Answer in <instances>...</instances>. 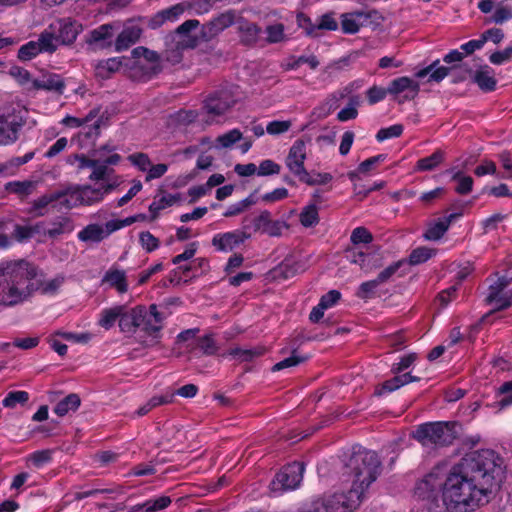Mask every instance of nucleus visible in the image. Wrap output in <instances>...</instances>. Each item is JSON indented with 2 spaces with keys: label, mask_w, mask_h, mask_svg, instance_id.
<instances>
[{
  "label": "nucleus",
  "mask_w": 512,
  "mask_h": 512,
  "mask_svg": "<svg viewBox=\"0 0 512 512\" xmlns=\"http://www.w3.org/2000/svg\"><path fill=\"white\" fill-rule=\"evenodd\" d=\"M56 50L57 45L53 44L51 35L42 31L37 41H29L19 48L17 57L21 61H29L40 53L53 54Z\"/></svg>",
  "instance_id": "nucleus-10"
},
{
  "label": "nucleus",
  "mask_w": 512,
  "mask_h": 512,
  "mask_svg": "<svg viewBox=\"0 0 512 512\" xmlns=\"http://www.w3.org/2000/svg\"><path fill=\"white\" fill-rule=\"evenodd\" d=\"M447 231V221L438 220L427 228L424 233V238L429 241H437L441 239Z\"/></svg>",
  "instance_id": "nucleus-48"
},
{
  "label": "nucleus",
  "mask_w": 512,
  "mask_h": 512,
  "mask_svg": "<svg viewBox=\"0 0 512 512\" xmlns=\"http://www.w3.org/2000/svg\"><path fill=\"white\" fill-rule=\"evenodd\" d=\"M63 194L52 192L50 194H44L41 197L35 199L32 203L31 212L35 213L37 216H44L45 212L43 211L48 205L57 202L61 199Z\"/></svg>",
  "instance_id": "nucleus-40"
},
{
  "label": "nucleus",
  "mask_w": 512,
  "mask_h": 512,
  "mask_svg": "<svg viewBox=\"0 0 512 512\" xmlns=\"http://www.w3.org/2000/svg\"><path fill=\"white\" fill-rule=\"evenodd\" d=\"M284 227H286V223L280 220H272L271 213L268 210L261 211L258 216H246L243 219L244 230L252 229L253 232H261L270 237L281 236Z\"/></svg>",
  "instance_id": "nucleus-8"
},
{
  "label": "nucleus",
  "mask_w": 512,
  "mask_h": 512,
  "mask_svg": "<svg viewBox=\"0 0 512 512\" xmlns=\"http://www.w3.org/2000/svg\"><path fill=\"white\" fill-rule=\"evenodd\" d=\"M38 267L24 259L0 262V307L12 308L27 302L36 291L33 280Z\"/></svg>",
  "instance_id": "nucleus-2"
},
{
  "label": "nucleus",
  "mask_w": 512,
  "mask_h": 512,
  "mask_svg": "<svg viewBox=\"0 0 512 512\" xmlns=\"http://www.w3.org/2000/svg\"><path fill=\"white\" fill-rule=\"evenodd\" d=\"M80 405V396L76 393H70L57 402L53 408V412L59 417H64L70 412L77 411Z\"/></svg>",
  "instance_id": "nucleus-30"
},
{
  "label": "nucleus",
  "mask_w": 512,
  "mask_h": 512,
  "mask_svg": "<svg viewBox=\"0 0 512 512\" xmlns=\"http://www.w3.org/2000/svg\"><path fill=\"white\" fill-rule=\"evenodd\" d=\"M83 25L71 17L58 18L43 31L51 35L54 45L71 46L82 32Z\"/></svg>",
  "instance_id": "nucleus-5"
},
{
  "label": "nucleus",
  "mask_w": 512,
  "mask_h": 512,
  "mask_svg": "<svg viewBox=\"0 0 512 512\" xmlns=\"http://www.w3.org/2000/svg\"><path fill=\"white\" fill-rule=\"evenodd\" d=\"M404 127L402 124H394L386 128H381L376 133V140L378 142H383L385 140L391 139V138H397L400 137L403 133Z\"/></svg>",
  "instance_id": "nucleus-51"
},
{
  "label": "nucleus",
  "mask_w": 512,
  "mask_h": 512,
  "mask_svg": "<svg viewBox=\"0 0 512 512\" xmlns=\"http://www.w3.org/2000/svg\"><path fill=\"white\" fill-rule=\"evenodd\" d=\"M434 255V251L427 247H418L409 255V263L411 265H419L428 261Z\"/></svg>",
  "instance_id": "nucleus-53"
},
{
  "label": "nucleus",
  "mask_w": 512,
  "mask_h": 512,
  "mask_svg": "<svg viewBox=\"0 0 512 512\" xmlns=\"http://www.w3.org/2000/svg\"><path fill=\"white\" fill-rule=\"evenodd\" d=\"M379 285H381V283L377 281V278L362 282L358 287L356 296L362 300L371 299Z\"/></svg>",
  "instance_id": "nucleus-50"
},
{
  "label": "nucleus",
  "mask_w": 512,
  "mask_h": 512,
  "mask_svg": "<svg viewBox=\"0 0 512 512\" xmlns=\"http://www.w3.org/2000/svg\"><path fill=\"white\" fill-rule=\"evenodd\" d=\"M99 114V108H94L89 111V113L84 118H78L74 116L67 115L61 120V124L70 127V128H79L82 125L92 121Z\"/></svg>",
  "instance_id": "nucleus-45"
},
{
  "label": "nucleus",
  "mask_w": 512,
  "mask_h": 512,
  "mask_svg": "<svg viewBox=\"0 0 512 512\" xmlns=\"http://www.w3.org/2000/svg\"><path fill=\"white\" fill-rule=\"evenodd\" d=\"M77 238L84 243H100L105 239L103 226L97 223L88 224L77 233Z\"/></svg>",
  "instance_id": "nucleus-32"
},
{
  "label": "nucleus",
  "mask_w": 512,
  "mask_h": 512,
  "mask_svg": "<svg viewBox=\"0 0 512 512\" xmlns=\"http://www.w3.org/2000/svg\"><path fill=\"white\" fill-rule=\"evenodd\" d=\"M200 26L196 19H189L183 22L174 32L173 39L178 49L195 48L198 45V36L192 31Z\"/></svg>",
  "instance_id": "nucleus-18"
},
{
  "label": "nucleus",
  "mask_w": 512,
  "mask_h": 512,
  "mask_svg": "<svg viewBox=\"0 0 512 512\" xmlns=\"http://www.w3.org/2000/svg\"><path fill=\"white\" fill-rule=\"evenodd\" d=\"M491 304H495L491 313L500 312L512 306V290L499 294Z\"/></svg>",
  "instance_id": "nucleus-63"
},
{
  "label": "nucleus",
  "mask_w": 512,
  "mask_h": 512,
  "mask_svg": "<svg viewBox=\"0 0 512 512\" xmlns=\"http://www.w3.org/2000/svg\"><path fill=\"white\" fill-rule=\"evenodd\" d=\"M29 400V393L22 390L10 391L2 401L6 408H14L17 404L24 405Z\"/></svg>",
  "instance_id": "nucleus-46"
},
{
  "label": "nucleus",
  "mask_w": 512,
  "mask_h": 512,
  "mask_svg": "<svg viewBox=\"0 0 512 512\" xmlns=\"http://www.w3.org/2000/svg\"><path fill=\"white\" fill-rule=\"evenodd\" d=\"M309 359V356H302V355H299L297 354V351L296 350H293L292 351V354L279 361L278 363H276L273 368H272V371H280V370H283L285 368H290V367H294V366H297L301 363H304L305 361H307Z\"/></svg>",
  "instance_id": "nucleus-47"
},
{
  "label": "nucleus",
  "mask_w": 512,
  "mask_h": 512,
  "mask_svg": "<svg viewBox=\"0 0 512 512\" xmlns=\"http://www.w3.org/2000/svg\"><path fill=\"white\" fill-rule=\"evenodd\" d=\"M307 158L306 143L302 139L294 141L285 158V165L290 173L301 181L307 172L305 168V160Z\"/></svg>",
  "instance_id": "nucleus-12"
},
{
  "label": "nucleus",
  "mask_w": 512,
  "mask_h": 512,
  "mask_svg": "<svg viewBox=\"0 0 512 512\" xmlns=\"http://www.w3.org/2000/svg\"><path fill=\"white\" fill-rule=\"evenodd\" d=\"M196 348L199 349L203 355L213 356L218 352V346L211 334H206L197 339Z\"/></svg>",
  "instance_id": "nucleus-44"
},
{
  "label": "nucleus",
  "mask_w": 512,
  "mask_h": 512,
  "mask_svg": "<svg viewBox=\"0 0 512 512\" xmlns=\"http://www.w3.org/2000/svg\"><path fill=\"white\" fill-rule=\"evenodd\" d=\"M145 315V306L137 305L133 308H127L123 305V311L119 316V329L124 334L132 335L140 328L139 321H143Z\"/></svg>",
  "instance_id": "nucleus-16"
},
{
  "label": "nucleus",
  "mask_w": 512,
  "mask_h": 512,
  "mask_svg": "<svg viewBox=\"0 0 512 512\" xmlns=\"http://www.w3.org/2000/svg\"><path fill=\"white\" fill-rule=\"evenodd\" d=\"M333 180V175L328 172H317L313 171L312 173L306 172L305 176L301 178V183H304L308 186H316V185H326Z\"/></svg>",
  "instance_id": "nucleus-42"
},
{
  "label": "nucleus",
  "mask_w": 512,
  "mask_h": 512,
  "mask_svg": "<svg viewBox=\"0 0 512 512\" xmlns=\"http://www.w3.org/2000/svg\"><path fill=\"white\" fill-rule=\"evenodd\" d=\"M386 158H387L386 154H378V155L369 157L366 160L362 161L358 165V172H360L361 174H366V173L374 170L375 167L378 164L384 162L386 160Z\"/></svg>",
  "instance_id": "nucleus-61"
},
{
  "label": "nucleus",
  "mask_w": 512,
  "mask_h": 512,
  "mask_svg": "<svg viewBox=\"0 0 512 512\" xmlns=\"http://www.w3.org/2000/svg\"><path fill=\"white\" fill-rule=\"evenodd\" d=\"M24 122L14 114L0 115V145L13 144Z\"/></svg>",
  "instance_id": "nucleus-19"
},
{
  "label": "nucleus",
  "mask_w": 512,
  "mask_h": 512,
  "mask_svg": "<svg viewBox=\"0 0 512 512\" xmlns=\"http://www.w3.org/2000/svg\"><path fill=\"white\" fill-rule=\"evenodd\" d=\"M198 247L199 243L197 241L189 243L181 254H178L172 258V264L179 265L182 262L191 260L195 256Z\"/></svg>",
  "instance_id": "nucleus-62"
},
{
  "label": "nucleus",
  "mask_w": 512,
  "mask_h": 512,
  "mask_svg": "<svg viewBox=\"0 0 512 512\" xmlns=\"http://www.w3.org/2000/svg\"><path fill=\"white\" fill-rule=\"evenodd\" d=\"M299 221L303 227L310 228L316 226L319 221V209L315 203L306 205L300 215Z\"/></svg>",
  "instance_id": "nucleus-39"
},
{
  "label": "nucleus",
  "mask_w": 512,
  "mask_h": 512,
  "mask_svg": "<svg viewBox=\"0 0 512 512\" xmlns=\"http://www.w3.org/2000/svg\"><path fill=\"white\" fill-rule=\"evenodd\" d=\"M445 159V153L441 149L435 150L431 155L417 160L414 170L417 172L432 171Z\"/></svg>",
  "instance_id": "nucleus-33"
},
{
  "label": "nucleus",
  "mask_w": 512,
  "mask_h": 512,
  "mask_svg": "<svg viewBox=\"0 0 512 512\" xmlns=\"http://www.w3.org/2000/svg\"><path fill=\"white\" fill-rule=\"evenodd\" d=\"M242 133L239 129H232L217 138V143L223 148H229L236 142L240 141Z\"/></svg>",
  "instance_id": "nucleus-59"
},
{
  "label": "nucleus",
  "mask_w": 512,
  "mask_h": 512,
  "mask_svg": "<svg viewBox=\"0 0 512 512\" xmlns=\"http://www.w3.org/2000/svg\"><path fill=\"white\" fill-rule=\"evenodd\" d=\"M103 284H108L111 288L117 290L118 293L123 294L128 291L127 277L124 270L116 266L110 267L102 278Z\"/></svg>",
  "instance_id": "nucleus-25"
},
{
  "label": "nucleus",
  "mask_w": 512,
  "mask_h": 512,
  "mask_svg": "<svg viewBox=\"0 0 512 512\" xmlns=\"http://www.w3.org/2000/svg\"><path fill=\"white\" fill-rule=\"evenodd\" d=\"M235 100L231 93L225 90L211 93L204 101V108L208 114L220 116L225 114L233 105Z\"/></svg>",
  "instance_id": "nucleus-17"
},
{
  "label": "nucleus",
  "mask_w": 512,
  "mask_h": 512,
  "mask_svg": "<svg viewBox=\"0 0 512 512\" xmlns=\"http://www.w3.org/2000/svg\"><path fill=\"white\" fill-rule=\"evenodd\" d=\"M33 282L37 286H39L38 290H41L42 294H45V295L55 294L57 292V290L60 288V286L63 284L64 277L58 276V277H55L47 282L41 281V280H37V281L33 280Z\"/></svg>",
  "instance_id": "nucleus-52"
},
{
  "label": "nucleus",
  "mask_w": 512,
  "mask_h": 512,
  "mask_svg": "<svg viewBox=\"0 0 512 512\" xmlns=\"http://www.w3.org/2000/svg\"><path fill=\"white\" fill-rule=\"evenodd\" d=\"M258 176L277 175L281 171V166L271 159L262 160L257 167Z\"/></svg>",
  "instance_id": "nucleus-60"
},
{
  "label": "nucleus",
  "mask_w": 512,
  "mask_h": 512,
  "mask_svg": "<svg viewBox=\"0 0 512 512\" xmlns=\"http://www.w3.org/2000/svg\"><path fill=\"white\" fill-rule=\"evenodd\" d=\"M370 15L363 11L344 13L341 15V29L344 34L353 35L359 32L361 24L359 19L369 18Z\"/></svg>",
  "instance_id": "nucleus-28"
},
{
  "label": "nucleus",
  "mask_w": 512,
  "mask_h": 512,
  "mask_svg": "<svg viewBox=\"0 0 512 512\" xmlns=\"http://www.w3.org/2000/svg\"><path fill=\"white\" fill-rule=\"evenodd\" d=\"M267 352L264 346H256L249 349H243L240 347L231 348L228 351L230 356H233L241 362H252L256 358L263 356Z\"/></svg>",
  "instance_id": "nucleus-36"
},
{
  "label": "nucleus",
  "mask_w": 512,
  "mask_h": 512,
  "mask_svg": "<svg viewBox=\"0 0 512 512\" xmlns=\"http://www.w3.org/2000/svg\"><path fill=\"white\" fill-rule=\"evenodd\" d=\"M119 29V22L101 24L86 34L85 43L93 51L112 48L115 51V36Z\"/></svg>",
  "instance_id": "nucleus-6"
},
{
  "label": "nucleus",
  "mask_w": 512,
  "mask_h": 512,
  "mask_svg": "<svg viewBox=\"0 0 512 512\" xmlns=\"http://www.w3.org/2000/svg\"><path fill=\"white\" fill-rule=\"evenodd\" d=\"M472 82L475 83L484 93L493 92L497 88L495 71L487 64L479 66V68L473 74Z\"/></svg>",
  "instance_id": "nucleus-23"
},
{
  "label": "nucleus",
  "mask_w": 512,
  "mask_h": 512,
  "mask_svg": "<svg viewBox=\"0 0 512 512\" xmlns=\"http://www.w3.org/2000/svg\"><path fill=\"white\" fill-rule=\"evenodd\" d=\"M440 489L443 490V482L435 471H431L416 483L414 496L419 500L433 503L437 500Z\"/></svg>",
  "instance_id": "nucleus-13"
},
{
  "label": "nucleus",
  "mask_w": 512,
  "mask_h": 512,
  "mask_svg": "<svg viewBox=\"0 0 512 512\" xmlns=\"http://www.w3.org/2000/svg\"><path fill=\"white\" fill-rule=\"evenodd\" d=\"M179 200V194H163L159 198L155 196L154 201L149 205L150 219L156 220L160 211L174 205Z\"/></svg>",
  "instance_id": "nucleus-31"
},
{
  "label": "nucleus",
  "mask_w": 512,
  "mask_h": 512,
  "mask_svg": "<svg viewBox=\"0 0 512 512\" xmlns=\"http://www.w3.org/2000/svg\"><path fill=\"white\" fill-rule=\"evenodd\" d=\"M389 94L398 95L402 92L409 91L411 94H405V100H412L419 92V84L408 76L393 79L388 86Z\"/></svg>",
  "instance_id": "nucleus-24"
},
{
  "label": "nucleus",
  "mask_w": 512,
  "mask_h": 512,
  "mask_svg": "<svg viewBox=\"0 0 512 512\" xmlns=\"http://www.w3.org/2000/svg\"><path fill=\"white\" fill-rule=\"evenodd\" d=\"M237 23L240 44L249 48L255 47L261 37V27L243 17H239Z\"/></svg>",
  "instance_id": "nucleus-20"
},
{
  "label": "nucleus",
  "mask_w": 512,
  "mask_h": 512,
  "mask_svg": "<svg viewBox=\"0 0 512 512\" xmlns=\"http://www.w3.org/2000/svg\"><path fill=\"white\" fill-rule=\"evenodd\" d=\"M499 394H506L502 397L498 404L501 409L512 405V380L504 382L498 389Z\"/></svg>",
  "instance_id": "nucleus-64"
},
{
  "label": "nucleus",
  "mask_w": 512,
  "mask_h": 512,
  "mask_svg": "<svg viewBox=\"0 0 512 512\" xmlns=\"http://www.w3.org/2000/svg\"><path fill=\"white\" fill-rule=\"evenodd\" d=\"M56 193L63 194L61 196V199L57 201V202H59L60 207H63L67 210H71L73 208L80 206V203H78L79 200H78L74 185H71L62 190H58V191H56Z\"/></svg>",
  "instance_id": "nucleus-41"
},
{
  "label": "nucleus",
  "mask_w": 512,
  "mask_h": 512,
  "mask_svg": "<svg viewBox=\"0 0 512 512\" xmlns=\"http://www.w3.org/2000/svg\"><path fill=\"white\" fill-rule=\"evenodd\" d=\"M246 230H233L224 233H217L212 238V245L217 251L229 252L240 246L244 241L250 238Z\"/></svg>",
  "instance_id": "nucleus-15"
},
{
  "label": "nucleus",
  "mask_w": 512,
  "mask_h": 512,
  "mask_svg": "<svg viewBox=\"0 0 512 512\" xmlns=\"http://www.w3.org/2000/svg\"><path fill=\"white\" fill-rule=\"evenodd\" d=\"M458 428L456 421L426 422L417 426L413 438L423 446L446 447L458 437Z\"/></svg>",
  "instance_id": "nucleus-4"
},
{
  "label": "nucleus",
  "mask_w": 512,
  "mask_h": 512,
  "mask_svg": "<svg viewBox=\"0 0 512 512\" xmlns=\"http://www.w3.org/2000/svg\"><path fill=\"white\" fill-rule=\"evenodd\" d=\"M142 29L136 24H127L120 28L115 36V52H123L133 46L141 37Z\"/></svg>",
  "instance_id": "nucleus-21"
},
{
  "label": "nucleus",
  "mask_w": 512,
  "mask_h": 512,
  "mask_svg": "<svg viewBox=\"0 0 512 512\" xmlns=\"http://www.w3.org/2000/svg\"><path fill=\"white\" fill-rule=\"evenodd\" d=\"M346 467L353 476L351 487L361 489L363 493L376 481L382 472V463L378 454L361 445L353 446Z\"/></svg>",
  "instance_id": "nucleus-3"
},
{
  "label": "nucleus",
  "mask_w": 512,
  "mask_h": 512,
  "mask_svg": "<svg viewBox=\"0 0 512 512\" xmlns=\"http://www.w3.org/2000/svg\"><path fill=\"white\" fill-rule=\"evenodd\" d=\"M237 18L238 13L234 9H229L218 14L208 23L202 25L200 30L201 38L205 41L213 39L226 28L232 26L236 22Z\"/></svg>",
  "instance_id": "nucleus-11"
},
{
  "label": "nucleus",
  "mask_w": 512,
  "mask_h": 512,
  "mask_svg": "<svg viewBox=\"0 0 512 512\" xmlns=\"http://www.w3.org/2000/svg\"><path fill=\"white\" fill-rule=\"evenodd\" d=\"M51 227L45 231V234L56 239L63 234H69L74 230L73 220L69 216L60 215L50 221Z\"/></svg>",
  "instance_id": "nucleus-26"
},
{
  "label": "nucleus",
  "mask_w": 512,
  "mask_h": 512,
  "mask_svg": "<svg viewBox=\"0 0 512 512\" xmlns=\"http://www.w3.org/2000/svg\"><path fill=\"white\" fill-rule=\"evenodd\" d=\"M403 386V382H401L398 374H395L394 377L384 381L380 387H378L375 391V394L378 396H382L384 394L392 393L397 389Z\"/></svg>",
  "instance_id": "nucleus-58"
},
{
  "label": "nucleus",
  "mask_w": 512,
  "mask_h": 512,
  "mask_svg": "<svg viewBox=\"0 0 512 512\" xmlns=\"http://www.w3.org/2000/svg\"><path fill=\"white\" fill-rule=\"evenodd\" d=\"M509 285V281L506 277H499L493 284L489 286V292L486 297L487 303L491 304L499 294L505 293L504 290Z\"/></svg>",
  "instance_id": "nucleus-54"
},
{
  "label": "nucleus",
  "mask_w": 512,
  "mask_h": 512,
  "mask_svg": "<svg viewBox=\"0 0 512 512\" xmlns=\"http://www.w3.org/2000/svg\"><path fill=\"white\" fill-rule=\"evenodd\" d=\"M305 466L303 462L294 461L285 465L272 481L273 491H287L296 489L302 479Z\"/></svg>",
  "instance_id": "nucleus-7"
},
{
  "label": "nucleus",
  "mask_w": 512,
  "mask_h": 512,
  "mask_svg": "<svg viewBox=\"0 0 512 512\" xmlns=\"http://www.w3.org/2000/svg\"><path fill=\"white\" fill-rule=\"evenodd\" d=\"M284 25L282 23H276L268 25L266 27V42L269 44L280 43L285 39Z\"/></svg>",
  "instance_id": "nucleus-49"
},
{
  "label": "nucleus",
  "mask_w": 512,
  "mask_h": 512,
  "mask_svg": "<svg viewBox=\"0 0 512 512\" xmlns=\"http://www.w3.org/2000/svg\"><path fill=\"white\" fill-rule=\"evenodd\" d=\"M504 459L492 449L466 453L443 482L442 500L448 512H474L487 504L505 477Z\"/></svg>",
  "instance_id": "nucleus-1"
},
{
  "label": "nucleus",
  "mask_w": 512,
  "mask_h": 512,
  "mask_svg": "<svg viewBox=\"0 0 512 512\" xmlns=\"http://www.w3.org/2000/svg\"><path fill=\"white\" fill-rule=\"evenodd\" d=\"M448 172L452 173V180L458 182L455 187L457 194L467 195L472 191L473 178L471 176L464 175L461 170L456 171L455 168H451Z\"/></svg>",
  "instance_id": "nucleus-38"
},
{
  "label": "nucleus",
  "mask_w": 512,
  "mask_h": 512,
  "mask_svg": "<svg viewBox=\"0 0 512 512\" xmlns=\"http://www.w3.org/2000/svg\"><path fill=\"white\" fill-rule=\"evenodd\" d=\"M406 264V260L404 259L393 262L378 273L376 276L377 281L381 284H384L389 282L394 276L399 278L403 277L406 274V270L402 268L406 266Z\"/></svg>",
  "instance_id": "nucleus-37"
},
{
  "label": "nucleus",
  "mask_w": 512,
  "mask_h": 512,
  "mask_svg": "<svg viewBox=\"0 0 512 512\" xmlns=\"http://www.w3.org/2000/svg\"><path fill=\"white\" fill-rule=\"evenodd\" d=\"M139 242L148 253L155 251L160 246L159 239L149 231H143L139 234Z\"/></svg>",
  "instance_id": "nucleus-56"
},
{
  "label": "nucleus",
  "mask_w": 512,
  "mask_h": 512,
  "mask_svg": "<svg viewBox=\"0 0 512 512\" xmlns=\"http://www.w3.org/2000/svg\"><path fill=\"white\" fill-rule=\"evenodd\" d=\"M122 66V60L119 57H112L101 61L97 65V73L103 78H107L110 74L115 73Z\"/></svg>",
  "instance_id": "nucleus-43"
},
{
  "label": "nucleus",
  "mask_w": 512,
  "mask_h": 512,
  "mask_svg": "<svg viewBox=\"0 0 512 512\" xmlns=\"http://www.w3.org/2000/svg\"><path fill=\"white\" fill-rule=\"evenodd\" d=\"M80 206H92L100 203L104 196L111 193L115 189V185L108 183L99 188L91 185H74Z\"/></svg>",
  "instance_id": "nucleus-14"
},
{
  "label": "nucleus",
  "mask_w": 512,
  "mask_h": 512,
  "mask_svg": "<svg viewBox=\"0 0 512 512\" xmlns=\"http://www.w3.org/2000/svg\"><path fill=\"white\" fill-rule=\"evenodd\" d=\"M439 64L440 60L436 59L427 67L419 70L416 73V76L418 78H424L426 76H429L428 82L440 83L448 75H450V69H448L447 66H440Z\"/></svg>",
  "instance_id": "nucleus-27"
},
{
  "label": "nucleus",
  "mask_w": 512,
  "mask_h": 512,
  "mask_svg": "<svg viewBox=\"0 0 512 512\" xmlns=\"http://www.w3.org/2000/svg\"><path fill=\"white\" fill-rule=\"evenodd\" d=\"M32 88L34 90H44L62 95L65 92L66 83L61 75L52 72H46L43 73L40 79L32 80Z\"/></svg>",
  "instance_id": "nucleus-22"
},
{
  "label": "nucleus",
  "mask_w": 512,
  "mask_h": 512,
  "mask_svg": "<svg viewBox=\"0 0 512 512\" xmlns=\"http://www.w3.org/2000/svg\"><path fill=\"white\" fill-rule=\"evenodd\" d=\"M387 94H389L388 87L383 88L377 85H373L366 91V98L369 105H375L383 101Z\"/></svg>",
  "instance_id": "nucleus-57"
},
{
  "label": "nucleus",
  "mask_w": 512,
  "mask_h": 512,
  "mask_svg": "<svg viewBox=\"0 0 512 512\" xmlns=\"http://www.w3.org/2000/svg\"><path fill=\"white\" fill-rule=\"evenodd\" d=\"M361 489L350 488L347 492L334 493L324 503L325 512H353L362 501Z\"/></svg>",
  "instance_id": "nucleus-9"
},
{
  "label": "nucleus",
  "mask_w": 512,
  "mask_h": 512,
  "mask_svg": "<svg viewBox=\"0 0 512 512\" xmlns=\"http://www.w3.org/2000/svg\"><path fill=\"white\" fill-rule=\"evenodd\" d=\"M121 311H123V305H115L110 308L102 309L97 322L98 326L105 330H110L114 327L116 321L119 322Z\"/></svg>",
  "instance_id": "nucleus-35"
},
{
  "label": "nucleus",
  "mask_w": 512,
  "mask_h": 512,
  "mask_svg": "<svg viewBox=\"0 0 512 512\" xmlns=\"http://www.w3.org/2000/svg\"><path fill=\"white\" fill-rule=\"evenodd\" d=\"M143 321H139L140 330L151 339L152 344H157L162 338L163 322H156V319L144 315Z\"/></svg>",
  "instance_id": "nucleus-29"
},
{
  "label": "nucleus",
  "mask_w": 512,
  "mask_h": 512,
  "mask_svg": "<svg viewBox=\"0 0 512 512\" xmlns=\"http://www.w3.org/2000/svg\"><path fill=\"white\" fill-rule=\"evenodd\" d=\"M350 241L354 245L369 244L373 241V235L367 228L359 226L353 229L350 236Z\"/></svg>",
  "instance_id": "nucleus-55"
},
{
  "label": "nucleus",
  "mask_w": 512,
  "mask_h": 512,
  "mask_svg": "<svg viewBox=\"0 0 512 512\" xmlns=\"http://www.w3.org/2000/svg\"><path fill=\"white\" fill-rule=\"evenodd\" d=\"M187 5L184 2L177 3L166 9L159 11L155 17L154 22L158 25H162L166 21H176L186 11Z\"/></svg>",
  "instance_id": "nucleus-34"
}]
</instances>
